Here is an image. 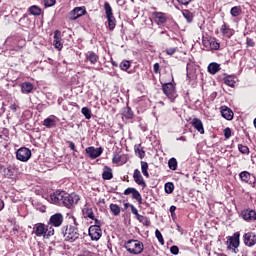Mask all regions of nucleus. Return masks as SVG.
Listing matches in <instances>:
<instances>
[{
  "mask_svg": "<svg viewBox=\"0 0 256 256\" xmlns=\"http://www.w3.org/2000/svg\"><path fill=\"white\" fill-rule=\"evenodd\" d=\"M87 13L85 7H76L68 15L70 21H75Z\"/></svg>",
  "mask_w": 256,
  "mask_h": 256,
  "instance_id": "12",
  "label": "nucleus"
},
{
  "mask_svg": "<svg viewBox=\"0 0 256 256\" xmlns=\"http://www.w3.org/2000/svg\"><path fill=\"white\" fill-rule=\"evenodd\" d=\"M133 179L137 185H140V187H147V184L145 183V180L143 179V176L141 175V171L139 169L134 170Z\"/></svg>",
  "mask_w": 256,
  "mask_h": 256,
  "instance_id": "19",
  "label": "nucleus"
},
{
  "mask_svg": "<svg viewBox=\"0 0 256 256\" xmlns=\"http://www.w3.org/2000/svg\"><path fill=\"white\" fill-rule=\"evenodd\" d=\"M104 10L108 21V28L110 29V31H113L116 25L115 16H113V8H111V4H109V2L104 3Z\"/></svg>",
  "mask_w": 256,
  "mask_h": 256,
  "instance_id": "6",
  "label": "nucleus"
},
{
  "mask_svg": "<svg viewBox=\"0 0 256 256\" xmlns=\"http://www.w3.org/2000/svg\"><path fill=\"white\" fill-rule=\"evenodd\" d=\"M10 109H11V111H13L15 113L17 111V109H19V106H17V104H12V105H10Z\"/></svg>",
  "mask_w": 256,
  "mask_h": 256,
  "instance_id": "60",
  "label": "nucleus"
},
{
  "mask_svg": "<svg viewBox=\"0 0 256 256\" xmlns=\"http://www.w3.org/2000/svg\"><path fill=\"white\" fill-rule=\"evenodd\" d=\"M175 51H177V48H168V49H166L167 55H175Z\"/></svg>",
  "mask_w": 256,
  "mask_h": 256,
  "instance_id": "53",
  "label": "nucleus"
},
{
  "mask_svg": "<svg viewBox=\"0 0 256 256\" xmlns=\"http://www.w3.org/2000/svg\"><path fill=\"white\" fill-rule=\"evenodd\" d=\"M86 61H89V63H91V65H95V63H97V61H99V56L97 54H95V52H88L86 54Z\"/></svg>",
  "mask_w": 256,
  "mask_h": 256,
  "instance_id": "26",
  "label": "nucleus"
},
{
  "mask_svg": "<svg viewBox=\"0 0 256 256\" xmlns=\"http://www.w3.org/2000/svg\"><path fill=\"white\" fill-rule=\"evenodd\" d=\"M41 8L37 5H33L29 8V12L31 15H34V16H39L41 15Z\"/></svg>",
  "mask_w": 256,
  "mask_h": 256,
  "instance_id": "34",
  "label": "nucleus"
},
{
  "mask_svg": "<svg viewBox=\"0 0 256 256\" xmlns=\"http://www.w3.org/2000/svg\"><path fill=\"white\" fill-rule=\"evenodd\" d=\"M220 47L221 45L219 44V42H216V41L210 42V49L217 51Z\"/></svg>",
  "mask_w": 256,
  "mask_h": 256,
  "instance_id": "45",
  "label": "nucleus"
},
{
  "mask_svg": "<svg viewBox=\"0 0 256 256\" xmlns=\"http://www.w3.org/2000/svg\"><path fill=\"white\" fill-rule=\"evenodd\" d=\"M123 115L126 119H132L133 111L129 107H126V108H124Z\"/></svg>",
  "mask_w": 256,
  "mask_h": 256,
  "instance_id": "41",
  "label": "nucleus"
},
{
  "mask_svg": "<svg viewBox=\"0 0 256 256\" xmlns=\"http://www.w3.org/2000/svg\"><path fill=\"white\" fill-rule=\"evenodd\" d=\"M141 171L146 179H149V164L145 161H141Z\"/></svg>",
  "mask_w": 256,
  "mask_h": 256,
  "instance_id": "30",
  "label": "nucleus"
},
{
  "mask_svg": "<svg viewBox=\"0 0 256 256\" xmlns=\"http://www.w3.org/2000/svg\"><path fill=\"white\" fill-rule=\"evenodd\" d=\"M57 3V0H44L45 7H53Z\"/></svg>",
  "mask_w": 256,
  "mask_h": 256,
  "instance_id": "47",
  "label": "nucleus"
},
{
  "mask_svg": "<svg viewBox=\"0 0 256 256\" xmlns=\"http://www.w3.org/2000/svg\"><path fill=\"white\" fill-rule=\"evenodd\" d=\"M154 23H157L159 26L165 25L167 23V14L163 12H154L152 14Z\"/></svg>",
  "mask_w": 256,
  "mask_h": 256,
  "instance_id": "15",
  "label": "nucleus"
},
{
  "mask_svg": "<svg viewBox=\"0 0 256 256\" xmlns=\"http://www.w3.org/2000/svg\"><path fill=\"white\" fill-rule=\"evenodd\" d=\"M244 244L247 247H253V245H256V234L253 232H248L244 234Z\"/></svg>",
  "mask_w": 256,
  "mask_h": 256,
  "instance_id": "16",
  "label": "nucleus"
},
{
  "mask_svg": "<svg viewBox=\"0 0 256 256\" xmlns=\"http://www.w3.org/2000/svg\"><path fill=\"white\" fill-rule=\"evenodd\" d=\"M55 116H50L43 121L44 127L47 129H53V127H57V121L55 120Z\"/></svg>",
  "mask_w": 256,
  "mask_h": 256,
  "instance_id": "22",
  "label": "nucleus"
},
{
  "mask_svg": "<svg viewBox=\"0 0 256 256\" xmlns=\"http://www.w3.org/2000/svg\"><path fill=\"white\" fill-rule=\"evenodd\" d=\"M177 141H187V138H185L184 136L177 138Z\"/></svg>",
  "mask_w": 256,
  "mask_h": 256,
  "instance_id": "64",
  "label": "nucleus"
},
{
  "mask_svg": "<svg viewBox=\"0 0 256 256\" xmlns=\"http://www.w3.org/2000/svg\"><path fill=\"white\" fill-rule=\"evenodd\" d=\"M84 217H88V219H95V214L93 213V208L86 206L83 210Z\"/></svg>",
  "mask_w": 256,
  "mask_h": 256,
  "instance_id": "28",
  "label": "nucleus"
},
{
  "mask_svg": "<svg viewBox=\"0 0 256 256\" xmlns=\"http://www.w3.org/2000/svg\"><path fill=\"white\" fill-rule=\"evenodd\" d=\"M180 5H189L191 3V0H177Z\"/></svg>",
  "mask_w": 256,
  "mask_h": 256,
  "instance_id": "58",
  "label": "nucleus"
},
{
  "mask_svg": "<svg viewBox=\"0 0 256 256\" xmlns=\"http://www.w3.org/2000/svg\"><path fill=\"white\" fill-rule=\"evenodd\" d=\"M53 45H54L55 49H57L58 51H61V49H63V43H61V32L60 31L54 32Z\"/></svg>",
  "mask_w": 256,
  "mask_h": 256,
  "instance_id": "20",
  "label": "nucleus"
},
{
  "mask_svg": "<svg viewBox=\"0 0 256 256\" xmlns=\"http://www.w3.org/2000/svg\"><path fill=\"white\" fill-rule=\"evenodd\" d=\"M64 241L68 243H75L79 239V228L73 225H66L61 229Z\"/></svg>",
  "mask_w": 256,
  "mask_h": 256,
  "instance_id": "2",
  "label": "nucleus"
},
{
  "mask_svg": "<svg viewBox=\"0 0 256 256\" xmlns=\"http://www.w3.org/2000/svg\"><path fill=\"white\" fill-rule=\"evenodd\" d=\"M241 217L242 219H244V221H248V222L256 221V211L250 210V209L243 210L241 212Z\"/></svg>",
  "mask_w": 256,
  "mask_h": 256,
  "instance_id": "17",
  "label": "nucleus"
},
{
  "mask_svg": "<svg viewBox=\"0 0 256 256\" xmlns=\"http://www.w3.org/2000/svg\"><path fill=\"white\" fill-rule=\"evenodd\" d=\"M26 21H29V17L27 16V14H24L23 17L20 18L19 23L20 25H23V27H25L24 23H26Z\"/></svg>",
  "mask_w": 256,
  "mask_h": 256,
  "instance_id": "49",
  "label": "nucleus"
},
{
  "mask_svg": "<svg viewBox=\"0 0 256 256\" xmlns=\"http://www.w3.org/2000/svg\"><path fill=\"white\" fill-rule=\"evenodd\" d=\"M16 158L18 159V161L26 163V161H29V159H31V150L26 147L19 148L16 151Z\"/></svg>",
  "mask_w": 256,
  "mask_h": 256,
  "instance_id": "9",
  "label": "nucleus"
},
{
  "mask_svg": "<svg viewBox=\"0 0 256 256\" xmlns=\"http://www.w3.org/2000/svg\"><path fill=\"white\" fill-rule=\"evenodd\" d=\"M177 231L183 235V228H181V226L177 225Z\"/></svg>",
  "mask_w": 256,
  "mask_h": 256,
  "instance_id": "63",
  "label": "nucleus"
},
{
  "mask_svg": "<svg viewBox=\"0 0 256 256\" xmlns=\"http://www.w3.org/2000/svg\"><path fill=\"white\" fill-rule=\"evenodd\" d=\"M134 151L140 159H143V157H145V150H143V148L141 147V144H136L134 146Z\"/></svg>",
  "mask_w": 256,
  "mask_h": 256,
  "instance_id": "32",
  "label": "nucleus"
},
{
  "mask_svg": "<svg viewBox=\"0 0 256 256\" xmlns=\"http://www.w3.org/2000/svg\"><path fill=\"white\" fill-rule=\"evenodd\" d=\"M102 178L104 181H111V179H113V170L110 167L105 166L102 172Z\"/></svg>",
  "mask_w": 256,
  "mask_h": 256,
  "instance_id": "23",
  "label": "nucleus"
},
{
  "mask_svg": "<svg viewBox=\"0 0 256 256\" xmlns=\"http://www.w3.org/2000/svg\"><path fill=\"white\" fill-rule=\"evenodd\" d=\"M136 219H137L140 223H146V225H147V223H149V220L147 219V217H145V216H143V215H140V214H138V215L136 216Z\"/></svg>",
  "mask_w": 256,
  "mask_h": 256,
  "instance_id": "46",
  "label": "nucleus"
},
{
  "mask_svg": "<svg viewBox=\"0 0 256 256\" xmlns=\"http://www.w3.org/2000/svg\"><path fill=\"white\" fill-rule=\"evenodd\" d=\"M175 211H177V207H175V206H171L170 207V213H171V217L172 218H175Z\"/></svg>",
  "mask_w": 256,
  "mask_h": 256,
  "instance_id": "55",
  "label": "nucleus"
},
{
  "mask_svg": "<svg viewBox=\"0 0 256 256\" xmlns=\"http://www.w3.org/2000/svg\"><path fill=\"white\" fill-rule=\"evenodd\" d=\"M48 225H52V227H61V225H63V214H53L49 219Z\"/></svg>",
  "mask_w": 256,
  "mask_h": 256,
  "instance_id": "14",
  "label": "nucleus"
},
{
  "mask_svg": "<svg viewBox=\"0 0 256 256\" xmlns=\"http://www.w3.org/2000/svg\"><path fill=\"white\" fill-rule=\"evenodd\" d=\"M240 237H241V233L239 232H235L232 236L228 237L227 245H228V249H230L232 253H237V249H239V245L241 243Z\"/></svg>",
  "mask_w": 256,
  "mask_h": 256,
  "instance_id": "5",
  "label": "nucleus"
},
{
  "mask_svg": "<svg viewBox=\"0 0 256 256\" xmlns=\"http://www.w3.org/2000/svg\"><path fill=\"white\" fill-rule=\"evenodd\" d=\"M243 13V9L241 6H234L230 10V14L232 17H239Z\"/></svg>",
  "mask_w": 256,
  "mask_h": 256,
  "instance_id": "31",
  "label": "nucleus"
},
{
  "mask_svg": "<svg viewBox=\"0 0 256 256\" xmlns=\"http://www.w3.org/2000/svg\"><path fill=\"white\" fill-rule=\"evenodd\" d=\"M131 207V212L133 213V215H136V217L139 215V211L137 210V208L133 205H130Z\"/></svg>",
  "mask_w": 256,
  "mask_h": 256,
  "instance_id": "56",
  "label": "nucleus"
},
{
  "mask_svg": "<svg viewBox=\"0 0 256 256\" xmlns=\"http://www.w3.org/2000/svg\"><path fill=\"white\" fill-rule=\"evenodd\" d=\"M68 143L71 151H74V153H76L77 149L75 148V144L73 143V141H69Z\"/></svg>",
  "mask_w": 256,
  "mask_h": 256,
  "instance_id": "57",
  "label": "nucleus"
},
{
  "mask_svg": "<svg viewBox=\"0 0 256 256\" xmlns=\"http://www.w3.org/2000/svg\"><path fill=\"white\" fill-rule=\"evenodd\" d=\"M182 15H183V17L186 19V21L188 23H192L193 22V17H194L193 12H191L189 10H183L182 11Z\"/></svg>",
  "mask_w": 256,
  "mask_h": 256,
  "instance_id": "33",
  "label": "nucleus"
},
{
  "mask_svg": "<svg viewBox=\"0 0 256 256\" xmlns=\"http://www.w3.org/2000/svg\"><path fill=\"white\" fill-rule=\"evenodd\" d=\"M19 169L15 165H9L7 167L1 168V173L6 179H13V177H17V173Z\"/></svg>",
  "mask_w": 256,
  "mask_h": 256,
  "instance_id": "8",
  "label": "nucleus"
},
{
  "mask_svg": "<svg viewBox=\"0 0 256 256\" xmlns=\"http://www.w3.org/2000/svg\"><path fill=\"white\" fill-rule=\"evenodd\" d=\"M162 90L164 95L170 99V101H175L177 99V91L175 90V86L173 83H165L162 85Z\"/></svg>",
  "mask_w": 256,
  "mask_h": 256,
  "instance_id": "7",
  "label": "nucleus"
},
{
  "mask_svg": "<svg viewBox=\"0 0 256 256\" xmlns=\"http://www.w3.org/2000/svg\"><path fill=\"white\" fill-rule=\"evenodd\" d=\"M220 31H221L222 35H224V37H228V38L233 37V33H234L233 29H231L225 23L221 26Z\"/></svg>",
  "mask_w": 256,
  "mask_h": 256,
  "instance_id": "24",
  "label": "nucleus"
},
{
  "mask_svg": "<svg viewBox=\"0 0 256 256\" xmlns=\"http://www.w3.org/2000/svg\"><path fill=\"white\" fill-rule=\"evenodd\" d=\"M168 167L171 169V171H177V159L171 158L168 161Z\"/></svg>",
  "mask_w": 256,
  "mask_h": 256,
  "instance_id": "37",
  "label": "nucleus"
},
{
  "mask_svg": "<svg viewBox=\"0 0 256 256\" xmlns=\"http://www.w3.org/2000/svg\"><path fill=\"white\" fill-rule=\"evenodd\" d=\"M78 256H96L95 253L89 251V250H85L82 251Z\"/></svg>",
  "mask_w": 256,
  "mask_h": 256,
  "instance_id": "48",
  "label": "nucleus"
},
{
  "mask_svg": "<svg viewBox=\"0 0 256 256\" xmlns=\"http://www.w3.org/2000/svg\"><path fill=\"white\" fill-rule=\"evenodd\" d=\"M132 197L138 201L139 205H141V203H143V198L141 197V193H139V191H137V189L134 188V191L132 192Z\"/></svg>",
  "mask_w": 256,
  "mask_h": 256,
  "instance_id": "36",
  "label": "nucleus"
},
{
  "mask_svg": "<svg viewBox=\"0 0 256 256\" xmlns=\"http://www.w3.org/2000/svg\"><path fill=\"white\" fill-rule=\"evenodd\" d=\"M224 83L225 85H227L228 87H235V78L233 76H226L224 78Z\"/></svg>",
  "mask_w": 256,
  "mask_h": 256,
  "instance_id": "35",
  "label": "nucleus"
},
{
  "mask_svg": "<svg viewBox=\"0 0 256 256\" xmlns=\"http://www.w3.org/2000/svg\"><path fill=\"white\" fill-rule=\"evenodd\" d=\"M153 69L154 73H159V63H155Z\"/></svg>",
  "mask_w": 256,
  "mask_h": 256,
  "instance_id": "61",
  "label": "nucleus"
},
{
  "mask_svg": "<svg viewBox=\"0 0 256 256\" xmlns=\"http://www.w3.org/2000/svg\"><path fill=\"white\" fill-rule=\"evenodd\" d=\"M92 221H95V225H92V227H101V220L94 218Z\"/></svg>",
  "mask_w": 256,
  "mask_h": 256,
  "instance_id": "59",
  "label": "nucleus"
},
{
  "mask_svg": "<svg viewBox=\"0 0 256 256\" xmlns=\"http://www.w3.org/2000/svg\"><path fill=\"white\" fill-rule=\"evenodd\" d=\"M239 177L243 183H248V185H252L253 187H255V174H251L248 171H243L239 174Z\"/></svg>",
  "mask_w": 256,
  "mask_h": 256,
  "instance_id": "10",
  "label": "nucleus"
},
{
  "mask_svg": "<svg viewBox=\"0 0 256 256\" xmlns=\"http://www.w3.org/2000/svg\"><path fill=\"white\" fill-rule=\"evenodd\" d=\"M20 87H21V92L26 95L31 93V91H33L34 89V86L31 82H24L20 85Z\"/></svg>",
  "mask_w": 256,
  "mask_h": 256,
  "instance_id": "25",
  "label": "nucleus"
},
{
  "mask_svg": "<svg viewBox=\"0 0 256 256\" xmlns=\"http://www.w3.org/2000/svg\"><path fill=\"white\" fill-rule=\"evenodd\" d=\"M170 252L172 253V255H179V247L177 246H172L170 248Z\"/></svg>",
  "mask_w": 256,
  "mask_h": 256,
  "instance_id": "50",
  "label": "nucleus"
},
{
  "mask_svg": "<svg viewBox=\"0 0 256 256\" xmlns=\"http://www.w3.org/2000/svg\"><path fill=\"white\" fill-rule=\"evenodd\" d=\"M246 45H247L248 47H255V42L253 41V39L247 38V39H246Z\"/></svg>",
  "mask_w": 256,
  "mask_h": 256,
  "instance_id": "52",
  "label": "nucleus"
},
{
  "mask_svg": "<svg viewBox=\"0 0 256 256\" xmlns=\"http://www.w3.org/2000/svg\"><path fill=\"white\" fill-rule=\"evenodd\" d=\"M238 150L240 151V153H243V155L249 154V147H247L243 144L238 145Z\"/></svg>",
  "mask_w": 256,
  "mask_h": 256,
  "instance_id": "43",
  "label": "nucleus"
},
{
  "mask_svg": "<svg viewBox=\"0 0 256 256\" xmlns=\"http://www.w3.org/2000/svg\"><path fill=\"white\" fill-rule=\"evenodd\" d=\"M33 233L36 237H44V239H49V237H53L55 235V229L53 226L45 225L43 223L35 224Z\"/></svg>",
  "mask_w": 256,
  "mask_h": 256,
  "instance_id": "3",
  "label": "nucleus"
},
{
  "mask_svg": "<svg viewBox=\"0 0 256 256\" xmlns=\"http://www.w3.org/2000/svg\"><path fill=\"white\" fill-rule=\"evenodd\" d=\"M110 211H112L113 215L117 216L121 213V207L117 204H111Z\"/></svg>",
  "mask_w": 256,
  "mask_h": 256,
  "instance_id": "38",
  "label": "nucleus"
},
{
  "mask_svg": "<svg viewBox=\"0 0 256 256\" xmlns=\"http://www.w3.org/2000/svg\"><path fill=\"white\" fill-rule=\"evenodd\" d=\"M221 115L224 117V119H227V121H231L233 119V110H231L227 106L221 107Z\"/></svg>",
  "mask_w": 256,
  "mask_h": 256,
  "instance_id": "21",
  "label": "nucleus"
},
{
  "mask_svg": "<svg viewBox=\"0 0 256 256\" xmlns=\"http://www.w3.org/2000/svg\"><path fill=\"white\" fill-rule=\"evenodd\" d=\"M219 71H221V66L219 64L213 62L208 65V72L211 75H215L216 73H219Z\"/></svg>",
  "mask_w": 256,
  "mask_h": 256,
  "instance_id": "27",
  "label": "nucleus"
},
{
  "mask_svg": "<svg viewBox=\"0 0 256 256\" xmlns=\"http://www.w3.org/2000/svg\"><path fill=\"white\" fill-rule=\"evenodd\" d=\"M224 137L226 139H229L231 137V128H225L224 129Z\"/></svg>",
  "mask_w": 256,
  "mask_h": 256,
  "instance_id": "51",
  "label": "nucleus"
},
{
  "mask_svg": "<svg viewBox=\"0 0 256 256\" xmlns=\"http://www.w3.org/2000/svg\"><path fill=\"white\" fill-rule=\"evenodd\" d=\"M129 67H131V62H129L128 60H124L120 63V69H122V71H127Z\"/></svg>",
  "mask_w": 256,
  "mask_h": 256,
  "instance_id": "42",
  "label": "nucleus"
},
{
  "mask_svg": "<svg viewBox=\"0 0 256 256\" xmlns=\"http://www.w3.org/2000/svg\"><path fill=\"white\" fill-rule=\"evenodd\" d=\"M82 115H84L85 119H91V109L88 107H83L81 109Z\"/></svg>",
  "mask_w": 256,
  "mask_h": 256,
  "instance_id": "40",
  "label": "nucleus"
},
{
  "mask_svg": "<svg viewBox=\"0 0 256 256\" xmlns=\"http://www.w3.org/2000/svg\"><path fill=\"white\" fill-rule=\"evenodd\" d=\"M191 125L196 129V131H198V133H200V135H205V128L203 127V121H201V119L194 118L191 121Z\"/></svg>",
  "mask_w": 256,
  "mask_h": 256,
  "instance_id": "18",
  "label": "nucleus"
},
{
  "mask_svg": "<svg viewBox=\"0 0 256 256\" xmlns=\"http://www.w3.org/2000/svg\"><path fill=\"white\" fill-rule=\"evenodd\" d=\"M113 163H116L117 165H123L125 163V156H121L118 153H114L112 158Z\"/></svg>",
  "mask_w": 256,
  "mask_h": 256,
  "instance_id": "29",
  "label": "nucleus"
},
{
  "mask_svg": "<svg viewBox=\"0 0 256 256\" xmlns=\"http://www.w3.org/2000/svg\"><path fill=\"white\" fill-rule=\"evenodd\" d=\"M135 190V188H127L124 191V195H133V191Z\"/></svg>",
  "mask_w": 256,
  "mask_h": 256,
  "instance_id": "54",
  "label": "nucleus"
},
{
  "mask_svg": "<svg viewBox=\"0 0 256 256\" xmlns=\"http://www.w3.org/2000/svg\"><path fill=\"white\" fill-rule=\"evenodd\" d=\"M164 189L166 193L171 194L175 189V185H173L171 182H168L165 184Z\"/></svg>",
  "mask_w": 256,
  "mask_h": 256,
  "instance_id": "39",
  "label": "nucleus"
},
{
  "mask_svg": "<svg viewBox=\"0 0 256 256\" xmlns=\"http://www.w3.org/2000/svg\"><path fill=\"white\" fill-rule=\"evenodd\" d=\"M88 233L92 241H99L103 235V231L99 226H90Z\"/></svg>",
  "mask_w": 256,
  "mask_h": 256,
  "instance_id": "11",
  "label": "nucleus"
},
{
  "mask_svg": "<svg viewBox=\"0 0 256 256\" xmlns=\"http://www.w3.org/2000/svg\"><path fill=\"white\" fill-rule=\"evenodd\" d=\"M156 238L158 239L159 243L162 245H165V240L163 239V234H161V231L156 230L155 231Z\"/></svg>",
  "mask_w": 256,
  "mask_h": 256,
  "instance_id": "44",
  "label": "nucleus"
},
{
  "mask_svg": "<svg viewBox=\"0 0 256 256\" xmlns=\"http://www.w3.org/2000/svg\"><path fill=\"white\" fill-rule=\"evenodd\" d=\"M79 195L72 193L69 194L65 191H56L50 195L49 201L54 205H64L68 209H71L73 205H77L79 203Z\"/></svg>",
  "mask_w": 256,
  "mask_h": 256,
  "instance_id": "1",
  "label": "nucleus"
},
{
  "mask_svg": "<svg viewBox=\"0 0 256 256\" xmlns=\"http://www.w3.org/2000/svg\"><path fill=\"white\" fill-rule=\"evenodd\" d=\"M126 251L132 255H141L143 253V243L139 240H129L124 245Z\"/></svg>",
  "mask_w": 256,
  "mask_h": 256,
  "instance_id": "4",
  "label": "nucleus"
},
{
  "mask_svg": "<svg viewBox=\"0 0 256 256\" xmlns=\"http://www.w3.org/2000/svg\"><path fill=\"white\" fill-rule=\"evenodd\" d=\"M3 209H5V202L0 199V211H3Z\"/></svg>",
  "mask_w": 256,
  "mask_h": 256,
  "instance_id": "62",
  "label": "nucleus"
},
{
  "mask_svg": "<svg viewBox=\"0 0 256 256\" xmlns=\"http://www.w3.org/2000/svg\"><path fill=\"white\" fill-rule=\"evenodd\" d=\"M85 151L90 159H97V157H101V154L103 153V148L102 147L95 148L93 146H90V147H87Z\"/></svg>",
  "mask_w": 256,
  "mask_h": 256,
  "instance_id": "13",
  "label": "nucleus"
}]
</instances>
